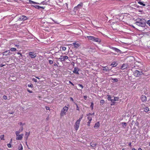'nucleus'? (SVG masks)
<instances>
[{
  "label": "nucleus",
  "mask_w": 150,
  "mask_h": 150,
  "mask_svg": "<svg viewBox=\"0 0 150 150\" xmlns=\"http://www.w3.org/2000/svg\"><path fill=\"white\" fill-rule=\"evenodd\" d=\"M94 104L93 103H91V108L92 110H93V107Z\"/></svg>",
  "instance_id": "nucleus-37"
},
{
  "label": "nucleus",
  "mask_w": 150,
  "mask_h": 150,
  "mask_svg": "<svg viewBox=\"0 0 150 150\" xmlns=\"http://www.w3.org/2000/svg\"><path fill=\"white\" fill-rule=\"evenodd\" d=\"M129 145L130 146H131V143H129Z\"/></svg>",
  "instance_id": "nucleus-60"
},
{
  "label": "nucleus",
  "mask_w": 150,
  "mask_h": 150,
  "mask_svg": "<svg viewBox=\"0 0 150 150\" xmlns=\"http://www.w3.org/2000/svg\"><path fill=\"white\" fill-rule=\"evenodd\" d=\"M30 135V132H26V133L25 134V138L27 140L28 139V137Z\"/></svg>",
  "instance_id": "nucleus-16"
},
{
  "label": "nucleus",
  "mask_w": 150,
  "mask_h": 150,
  "mask_svg": "<svg viewBox=\"0 0 150 150\" xmlns=\"http://www.w3.org/2000/svg\"><path fill=\"white\" fill-rule=\"evenodd\" d=\"M53 62L54 63H55V62H53L51 60H49V63L50 64H52L53 63Z\"/></svg>",
  "instance_id": "nucleus-32"
},
{
  "label": "nucleus",
  "mask_w": 150,
  "mask_h": 150,
  "mask_svg": "<svg viewBox=\"0 0 150 150\" xmlns=\"http://www.w3.org/2000/svg\"><path fill=\"white\" fill-rule=\"evenodd\" d=\"M17 54H20V55H21V53H20L18 52V53H17Z\"/></svg>",
  "instance_id": "nucleus-56"
},
{
  "label": "nucleus",
  "mask_w": 150,
  "mask_h": 150,
  "mask_svg": "<svg viewBox=\"0 0 150 150\" xmlns=\"http://www.w3.org/2000/svg\"><path fill=\"white\" fill-rule=\"evenodd\" d=\"M18 149L19 150H23V146L21 144H20L19 145V146H18Z\"/></svg>",
  "instance_id": "nucleus-17"
},
{
  "label": "nucleus",
  "mask_w": 150,
  "mask_h": 150,
  "mask_svg": "<svg viewBox=\"0 0 150 150\" xmlns=\"http://www.w3.org/2000/svg\"><path fill=\"white\" fill-rule=\"evenodd\" d=\"M70 100H71V101H74V100H73V98H72L70 97Z\"/></svg>",
  "instance_id": "nucleus-52"
},
{
  "label": "nucleus",
  "mask_w": 150,
  "mask_h": 150,
  "mask_svg": "<svg viewBox=\"0 0 150 150\" xmlns=\"http://www.w3.org/2000/svg\"><path fill=\"white\" fill-rule=\"evenodd\" d=\"M67 49L66 47L63 46H62L60 47V49L61 50H62L63 51H65Z\"/></svg>",
  "instance_id": "nucleus-15"
},
{
  "label": "nucleus",
  "mask_w": 150,
  "mask_h": 150,
  "mask_svg": "<svg viewBox=\"0 0 150 150\" xmlns=\"http://www.w3.org/2000/svg\"><path fill=\"white\" fill-rule=\"evenodd\" d=\"M73 72L75 73V68L74 69V70L73 71Z\"/></svg>",
  "instance_id": "nucleus-64"
},
{
  "label": "nucleus",
  "mask_w": 150,
  "mask_h": 150,
  "mask_svg": "<svg viewBox=\"0 0 150 150\" xmlns=\"http://www.w3.org/2000/svg\"><path fill=\"white\" fill-rule=\"evenodd\" d=\"M149 110V109L148 107H146L144 108V111L146 112H147Z\"/></svg>",
  "instance_id": "nucleus-20"
},
{
  "label": "nucleus",
  "mask_w": 150,
  "mask_h": 150,
  "mask_svg": "<svg viewBox=\"0 0 150 150\" xmlns=\"http://www.w3.org/2000/svg\"><path fill=\"white\" fill-rule=\"evenodd\" d=\"M110 48L111 49H112V50H114V48H115V47H110Z\"/></svg>",
  "instance_id": "nucleus-51"
},
{
  "label": "nucleus",
  "mask_w": 150,
  "mask_h": 150,
  "mask_svg": "<svg viewBox=\"0 0 150 150\" xmlns=\"http://www.w3.org/2000/svg\"><path fill=\"white\" fill-rule=\"evenodd\" d=\"M40 8H41L42 9H44V7H41V6H40Z\"/></svg>",
  "instance_id": "nucleus-55"
},
{
  "label": "nucleus",
  "mask_w": 150,
  "mask_h": 150,
  "mask_svg": "<svg viewBox=\"0 0 150 150\" xmlns=\"http://www.w3.org/2000/svg\"><path fill=\"white\" fill-rule=\"evenodd\" d=\"M16 50V49L15 48H11L10 49V50L12 51H15Z\"/></svg>",
  "instance_id": "nucleus-30"
},
{
  "label": "nucleus",
  "mask_w": 150,
  "mask_h": 150,
  "mask_svg": "<svg viewBox=\"0 0 150 150\" xmlns=\"http://www.w3.org/2000/svg\"><path fill=\"white\" fill-rule=\"evenodd\" d=\"M35 77L36 78L38 79H40V78L38 76H35Z\"/></svg>",
  "instance_id": "nucleus-61"
},
{
  "label": "nucleus",
  "mask_w": 150,
  "mask_h": 150,
  "mask_svg": "<svg viewBox=\"0 0 150 150\" xmlns=\"http://www.w3.org/2000/svg\"><path fill=\"white\" fill-rule=\"evenodd\" d=\"M117 64L116 62H112L111 65H112V67H115L117 65Z\"/></svg>",
  "instance_id": "nucleus-29"
},
{
  "label": "nucleus",
  "mask_w": 150,
  "mask_h": 150,
  "mask_svg": "<svg viewBox=\"0 0 150 150\" xmlns=\"http://www.w3.org/2000/svg\"><path fill=\"white\" fill-rule=\"evenodd\" d=\"M7 146L8 148L11 147V145L10 143L7 144Z\"/></svg>",
  "instance_id": "nucleus-44"
},
{
  "label": "nucleus",
  "mask_w": 150,
  "mask_h": 150,
  "mask_svg": "<svg viewBox=\"0 0 150 150\" xmlns=\"http://www.w3.org/2000/svg\"><path fill=\"white\" fill-rule=\"evenodd\" d=\"M29 55L31 58H34L36 57V54L32 52H30L29 53Z\"/></svg>",
  "instance_id": "nucleus-9"
},
{
  "label": "nucleus",
  "mask_w": 150,
  "mask_h": 150,
  "mask_svg": "<svg viewBox=\"0 0 150 150\" xmlns=\"http://www.w3.org/2000/svg\"><path fill=\"white\" fill-rule=\"evenodd\" d=\"M146 23L150 26V20H148L146 22Z\"/></svg>",
  "instance_id": "nucleus-38"
},
{
  "label": "nucleus",
  "mask_w": 150,
  "mask_h": 150,
  "mask_svg": "<svg viewBox=\"0 0 150 150\" xmlns=\"http://www.w3.org/2000/svg\"><path fill=\"white\" fill-rule=\"evenodd\" d=\"M83 6V4L82 3H81L78 4L76 6V9L78 10L81 9L82 7Z\"/></svg>",
  "instance_id": "nucleus-10"
},
{
  "label": "nucleus",
  "mask_w": 150,
  "mask_h": 150,
  "mask_svg": "<svg viewBox=\"0 0 150 150\" xmlns=\"http://www.w3.org/2000/svg\"><path fill=\"white\" fill-rule=\"evenodd\" d=\"M5 65H6V64H1L0 65V67H2L4 66H5Z\"/></svg>",
  "instance_id": "nucleus-46"
},
{
  "label": "nucleus",
  "mask_w": 150,
  "mask_h": 150,
  "mask_svg": "<svg viewBox=\"0 0 150 150\" xmlns=\"http://www.w3.org/2000/svg\"><path fill=\"white\" fill-rule=\"evenodd\" d=\"M141 100L142 102H145L146 100V96L142 95L141 96Z\"/></svg>",
  "instance_id": "nucleus-12"
},
{
  "label": "nucleus",
  "mask_w": 150,
  "mask_h": 150,
  "mask_svg": "<svg viewBox=\"0 0 150 150\" xmlns=\"http://www.w3.org/2000/svg\"><path fill=\"white\" fill-rule=\"evenodd\" d=\"M83 117L82 116H81L79 119L77 120L76 122V130L78 129L79 127V125L81 121V120Z\"/></svg>",
  "instance_id": "nucleus-4"
},
{
  "label": "nucleus",
  "mask_w": 150,
  "mask_h": 150,
  "mask_svg": "<svg viewBox=\"0 0 150 150\" xmlns=\"http://www.w3.org/2000/svg\"><path fill=\"white\" fill-rule=\"evenodd\" d=\"M113 50H114L115 51L117 52H120V51L119 49H118L116 48H115V47Z\"/></svg>",
  "instance_id": "nucleus-27"
},
{
  "label": "nucleus",
  "mask_w": 150,
  "mask_h": 150,
  "mask_svg": "<svg viewBox=\"0 0 150 150\" xmlns=\"http://www.w3.org/2000/svg\"><path fill=\"white\" fill-rule=\"evenodd\" d=\"M122 124L123 127H124V126H125L126 125V124L125 122H122Z\"/></svg>",
  "instance_id": "nucleus-43"
},
{
  "label": "nucleus",
  "mask_w": 150,
  "mask_h": 150,
  "mask_svg": "<svg viewBox=\"0 0 150 150\" xmlns=\"http://www.w3.org/2000/svg\"><path fill=\"white\" fill-rule=\"evenodd\" d=\"M72 65H73V66L74 65V62H73L72 63Z\"/></svg>",
  "instance_id": "nucleus-62"
},
{
  "label": "nucleus",
  "mask_w": 150,
  "mask_h": 150,
  "mask_svg": "<svg viewBox=\"0 0 150 150\" xmlns=\"http://www.w3.org/2000/svg\"><path fill=\"white\" fill-rule=\"evenodd\" d=\"M84 98L85 100H86L87 98V97L86 96H84Z\"/></svg>",
  "instance_id": "nucleus-50"
},
{
  "label": "nucleus",
  "mask_w": 150,
  "mask_h": 150,
  "mask_svg": "<svg viewBox=\"0 0 150 150\" xmlns=\"http://www.w3.org/2000/svg\"><path fill=\"white\" fill-rule=\"evenodd\" d=\"M57 59H58V60H60L61 62L65 61L66 60L68 59L69 57L67 56H61L59 58H56Z\"/></svg>",
  "instance_id": "nucleus-3"
},
{
  "label": "nucleus",
  "mask_w": 150,
  "mask_h": 150,
  "mask_svg": "<svg viewBox=\"0 0 150 150\" xmlns=\"http://www.w3.org/2000/svg\"><path fill=\"white\" fill-rule=\"evenodd\" d=\"M107 99L108 100H110L111 101H113V99H111V97L109 95H107Z\"/></svg>",
  "instance_id": "nucleus-18"
},
{
  "label": "nucleus",
  "mask_w": 150,
  "mask_h": 150,
  "mask_svg": "<svg viewBox=\"0 0 150 150\" xmlns=\"http://www.w3.org/2000/svg\"><path fill=\"white\" fill-rule=\"evenodd\" d=\"M138 150H142V149L141 148H139L138 149Z\"/></svg>",
  "instance_id": "nucleus-57"
},
{
  "label": "nucleus",
  "mask_w": 150,
  "mask_h": 150,
  "mask_svg": "<svg viewBox=\"0 0 150 150\" xmlns=\"http://www.w3.org/2000/svg\"><path fill=\"white\" fill-rule=\"evenodd\" d=\"M90 145H91V146L93 147H94L96 146V144H94L93 143H91L90 144Z\"/></svg>",
  "instance_id": "nucleus-28"
},
{
  "label": "nucleus",
  "mask_w": 150,
  "mask_h": 150,
  "mask_svg": "<svg viewBox=\"0 0 150 150\" xmlns=\"http://www.w3.org/2000/svg\"><path fill=\"white\" fill-rule=\"evenodd\" d=\"M45 108L47 110H50V108L46 106Z\"/></svg>",
  "instance_id": "nucleus-47"
},
{
  "label": "nucleus",
  "mask_w": 150,
  "mask_h": 150,
  "mask_svg": "<svg viewBox=\"0 0 150 150\" xmlns=\"http://www.w3.org/2000/svg\"><path fill=\"white\" fill-rule=\"evenodd\" d=\"M10 52L9 50L6 51L4 52L3 53V55L7 56L8 55H10Z\"/></svg>",
  "instance_id": "nucleus-11"
},
{
  "label": "nucleus",
  "mask_w": 150,
  "mask_h": 150,
  "mask_svg": "<svg viewBox=\"0 0 150 150\" xmlns=\"http://www.w3.org/2000/svg\"><path fill=\"white\" fill-rule=\"evenodd\" d=\"M34 7L36 8H37L38 9H39L40 8V6H38V5H36V6H34Z\"/></svg>",
  "instance_id": "nucleus-33"
},
{
  "label": "nucleus",
  "mask_w": 150,
  "mask_h": 150,
  "mask_svg": "<svg viewBox=\"0 0 150 150\" xmlns=\"http://www.w3.org/2000/svg\"><path fill=\"white\" fill-rule=\"evenodd\" d=\"M91 121H88V122H87V125L88 126H90V124L91 122Z\"/></svg>",
  "instance_id": "nucleus-41"
},
{
  "label": "nucleus",
  "mask_w": 150,
  "mask_h": 150,
  "mask_svg": "<svg viewBox=\"0 0 150 150\" xmlns=\"http://www.w3.org/2000/svg\"><path fill=\"white\" fill-rule=\"evenodd\" d=\"M93 41L95 42H100L101 41L98 38H95V37H94Z\"/></svg>",
  "instance_id": "nucleus-13"
},
{
  "label": "nucleus",
  "mask_w": 150,
  "mask_h": 150,
  "mask_svg": "<svg viewBox=\"0 0 150 150\" xmlns=\"http://www.w3.org/2000/svg\"><path fill=\"white\" fill-rule=\"evenodd\" d=\"M87 37L88 38V40H91L92 41H93V39L94 38V37L87 36Z\"/></svg>",
  "instance_id": "nucleus-19"
},
{
  "label": "nucleus",
  "mask_w": 150,
  "mask_h": 150,
  "mask_svg": "<svg viewBox=\"0 0 150 150\" xmlns=\"http://www.w3.org/2000/svg\"><path fill=\"white\" fill-rule=\"evenodd\" d=\"M27 91L30 93H33V92L32 91H30L28 89H27Z\"/></svg>",
  "instance_id": "nucleus-45"
},
{
  "label": "nucleus",
  "mask_w": 150,
  "mask_h": 150,
  "mask_svg": "<svg viewBox=\"0 0 150 150\" xmlns=\"http://www.w3.org/2000/svg\"><path fill=\"white\" fill-rule=\"evenodd\" d=\"M23 130V127H22V129L21 131H20V130L19 131H16V135L19 134L21 133V132Z\"/></svg>",
  "instance_id": "nucleus-24"
},
{
  "label": "nucleus",
  "mask_w": 150,
  "mask_h": 150,
  "mask_svg": "<svg viewBox=\"0 0 150 150\" xmlns=\"http://www.w3.org/2000/svg\"><path fill=\"white\" fill-rule=\"evenodd\" d=\"M79 46V45L78 43L76 42V48L78 47Z\"/></svg>",
  "instance_id": "nucleus-40"
},
{
  "label": "nucleus",
  "mask_w": 150,
  "mask_h": 150,
  "mask_svg": "<svg viewBox=\"0 0 150 150\" xmlns=\"http://www.w3.org/2000/svg\"><path fill=\"white\" fill-rule=\"evenodd\" d=\"M78 86L79 90H81L83 88V86L81 84H79L78 85Z\"/></svg>",
  "instance_id": "nucleus-21"
},
{
  "label": "nucleus",
  "mask_w": 150,
  "mask_h": 150,
  "mask_svg": "<svg viewBox=\"0 0 150 150\" xmlns=\"http://www.w3.org/2000/svg\"><path fill=\"white\" fill-rule=\"evenodd\" d=\"M118 98L116 97H114V99L113 100V101H117L118 100Z\"/></svg>",
  "instance_id": "nucleus-35"
},
{
  "label": "nucleus",
  "mask_w": 150,
  "mask_h": 150,
  "mask_svg": "<svg viewBox=\"0 0 150 150\" xmlns=\"http://www.w3.org/2000/svg\"><path fill=\"white\" fill-rule=\"evenodd\" d=\"M54 67H58L57 64L56 63H54Z\"/></svg>",
  "instance_id": "nucleus-48"
},
{
  "label": "nucleus",
  "mask_w": 150,
  "mask_h": 150,
  "mask_svg": "<svg viewBox=\"0 0 150 150\" xmlns=\"http://www.w3.org/2000/svg\"><path fill=\"white\" fill-rule=\"evenodd\" d=\"M77 110H79V108L77 106Z\"/></svg>",
  "instance_id": "nucleus-58"
},
{
  "label": "nucleus",
  "mask_w": 150,
  "mask_h": 150,
  "mask_svg": "<svg viewBox=\"0 0 150 150\" xmlns=\"http://www.w3.org/2000/svg\"><path fill=\"white\" fill-rule=\"evenodd\" d=\"M57 59V60L56 61V64H57V65H58V64H59V62H58V59Z\"/></svg>",
  "instance_id": "nucleus-53"
},
{
  "label": "nucleus",
  "mask_w": 150,
  "mask_h": 150,
  "mask_svg": "<svg viewBox=\"0 0 150 150\" xmlns=\"http://www.w3.org/2000/svg\"><path fill=\"white\" fill-rule=\"evenodd\" d=\"M32 80L33 81H34L35 82H37V80L34 78H33Z\"/></svg>",
  "instance_id": "nucleus-39"
},
{
  "label": "nucleus",
  "mask_w": 150,
  "mask_h": 150,
  "mask_svg": "<svg viewBox=\"0 0 150 150\" xmlns=\"http://www.w3.org/2000/svg\"><path fill=\"white\" fill-rule=\"evenodd\" d=\"M94 115V113H93L92 114L89 113L87 114V118L88 120V121H91L92 118V115Z\"/></svg>",
  "instance_id": "nucleus-5"
},
{
  "label": "nucleus",
  "mask_w": 150,
  "mask_h": 150,
  "mask_svg": "<svg viewBox=\"0 0 150 150\" xmlns=\"http://www.w3.org/2000/svg\"><path fill=\"white\" fill-rule=\"evenodd\" d=\"M69 83L73 85H74V84L72 83L70 81H69Z\"/></svg>",
  "instance_id": "nucleus-59"
},
{
  "label": "nucleus",
  "mask_w": 150,
  "mask_h": 150,
  "mask_svg": "<svg viewBox=\"0 0 150 150\" xmlns=\"http://www.w3.org/2000/svg\"><path fill=\"white\" fill-rule=\"evenodd\" d=\"M29 3L30 4H39L38 3L35 2L31 0H30L29 1Z\"/></svg>",
  "instance_id": "nucleus-23"
},
{
  "label": "nucleus",
  "mask_w": 150,
  "mask_h": 150,
  "mask_svg": "<svg viewBox=\"0 0 150 150\" xmlns=\"http://www.w3.org/2000/svg\"><path fill=\"white\" fill-rule=\"evenodd\" d=\"M28 86L29 87H30L31 88H33V84H28Z\"/></svg>",
  "instance_id": "nucleus-34"
},
{
  "label": "nucleus",
  "mask_w": 150,
  "mask_h": 150,
  "mask_svg": "<svg viewBox=\"0 0 150 150\" xmlns=\"http://www.w3.org/2000/svg\"><path fill=\"white\" fill-rule=\"evenodd\" d=\"M24 134H19L16 135V139L18 140H21Z\"/></svg>",
  "instance_id": "nucleus-8"
},
{
  "label": "nucleus",
  "mask_w": 150,
  "mask_h": 150,
  "mask_svg": "<svg viewBox=\"0 0 150 150\" xmlns=\"http://www.w3.org/2000/svg\"><path fill=\"white\" fill-rule=\"evenodd\" d=\"M146 22L144 19L138 18L136 19L135 23L139 26L143 27L145 25Z\"/></svg>",
  "instance_id": "nucleus-1"
},
{
  "label": "nucleus",
  "mask_w": 150,
  "mask_h": 150,
  "mask_svg": "<svg viewBox=\"0 0 150 150\" xmlns=\"http://www.w3.org/2000/svg\"><path fill=\"white\" fill-rule=\"evenodd\" d=\"M112 103H111V105H114L115 104V102H113V101H111Z\"/></svg>",
  "instance_id": "nucleus-49"
},
{
  "label": "nucleus",
  "mask_w": 150,
  "mask_h": 150,
  "mask_svg": "<svg viewBox=\"0 0 150 150\" xmlns=\"http://www.w3.org/2000/svg\"><path fill=\"white\" fill-rule=\"evenodd\" d=\"M3 98L4 100H6L7 99V96L5 95L3 96Z\"/></svg>",
  "instance_id": "nucleus-36"
},
{
  "label": "nucleus",
  "mask_w": 150,
  "mask_h": 150,
  "mask_svg": "<svg viewBox=\"0 0 150 150\" xmlns=\"http://www.w3.org/2000/svg\"><path fill=\"white\" fill-rule=\"evenodd\" d=\"M103 69L104 71H107L108 70V68H106L105 67H104Z\"/></svg>",
  "instance_id": "nucleus-42"
},
{
  "label": "nucleus",
  "mask_w": 150,
  "mask_h": 150,
  "mask_svg": "<svg viewBox=\"0 0 150 150\" xmlns=\"http://www.w3.org/2000/svg\"><path fill=\"white\" fill-rule=\"evenodd\" d=\"M4 135H2L0 136V139L1 140H5Z\"/></svg>",
  "instance_id": "nucleus-25"
},
{
  "label": "nucleus",
  "mask_w": 150,
  "mask_h": 150,
  "mask_svg": "<svg viewBox=\"0 0 150 150\" xmlns=\"http://www.w3.org/2000/svg\"><path fill=\"white\" fill-rule=\"evenodd\" d=\"M75 72H76V74H78V71H77V70H76V71H75Z\"/></svg>",
  "instance_id": "nucleus-54"
},
{
  "label": "nucleus",
  "mask_w": 150,
  "mask_h": 150,
  "mask_svg": "<svg viewBox=\"0 0 150 150\" xmlns=\"http://www.w3.org/2000/svg\"><path fill=\"white\" fill-rule=\"evenodd\" d=\"M132 150H136V149L134 148H132Z\"/></svg>",
  "instance_id": "nucleus-63"
},
{
  "label": "nucleus",
  "mask_w": 150,
  "mask_h": 150,
  "mask_svg": "<svg viewBox=\"0 0 150 150\" xmlns=\"http://www.w3.org/2000/svg\"><path fill=\"white\" fill-rule=\"evenodd\" d=\"M26 17L25 16H21L19 17L18 20L19 21H25L27 19Z\"/></svg>",
  "instance_id": "nucleus-7"
},
{
  "label": "nucleus",
  "mask_w": 150,
  "mask_h": 150,
  "mask_svg": "<svg viewBox=\"0 0 150 150\" xmlns=\"http://www.w3.org/2000/svg\"><path fill=\"white\" fill-rule=\"evenodd\" d=\"M112 82H117L118 81V79L116 78H112Z\"/></svg>",
  "instance_id": "nucleus-26"
},
{
  "label": "nucleus",
  "mask_w": 150,
  "mask_h": 150,
  "mask_svg": "<svg viewBox=\"0 0 150 150\" xmlns=\"http://www.w3.org/2000/svg\"><path fill=\"white\" fill-rule=\"evenodd\" d=\"M105 102V101L103 100H101L100 101V103L101 105H103Z\"/></svg>",
  "instance_id": "nucleus-31"
},
{
  "label": "nucleus",
  "mask_w": 150,
  "mask_h": 150,
  "mask_svg": "<svg viewBox=\"0 0 150 150\" xmlns=\"http://www.w3.org/2000/svg\"><path fill=\"white\" fill-rule=\"evenodd\" d=\"M141 72L139 71L136 70L134 72V75L136 77H138L141 75Z\"/></svg>",
  "instance_id": "nucleus-6"
},
{
  "label": "nucleus",
  "mask_w": 150,
  "mask_h": 150,
  "mask_svg": "<svg viewBox=\"0 0 150 150\" xmlns=\"http://www.w3.org/2000/svg\"><path fill=\"white\" fill-rule=\"evenodd\" d=\"M99 122H98L95 123V125L94 126V127L96 129H98L99 127Z\"/></svg>",
  "instance_id": "nucleus-14"
},
{
  "label": "nucleus",
  "mask_w": 150,
  "mask_h": 150,
  "mask_svg": "<svg viewBox=\"0 0 150 150\" xmlns=\"http://www.w3.org/2000/svg\"><path fill=\"white\" fill-rule=\"evenodd\" d=\"M138 3L140 4L141 5H142L143 6H145V4H144L143 3V2L141 1H139L138 2Z\"/></svg>",
  "instance_id": "nucleus-22"
},
{
  "label": "nucleus",
  "mask_w": 150,
  "mask_h": 150,
  "mask_svg": "<svg viewBox=\"0 0 150 150\" xmlns=\"http://www.w3.org/2000/svg\"><path fill=\"white\" fill-rule=\"evenodd\" d=\"M68 107L66 106H65L63 108L62 110L60 113V116L61 117H62L65 115L66 113L68 111Z\"/></svg>",
  "instance_id": "nucleus-2"
}]
</instances>
